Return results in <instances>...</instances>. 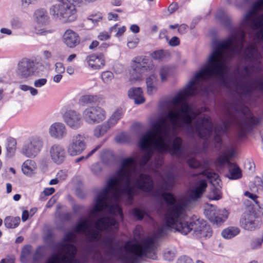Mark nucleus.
<instances>
[{
    "label": "nucleus",
    "mask_w": 263,
    "mask_h": 263,
    "mask_svg": "<svg viewBox=\"0 0 263 263\" xmlns=\"http://www.w3.org/2000/svg\"><path fill=\"white\" fill-rule=\"evenodd\" d=\"M199 92L195 82L191 81L171 100L173 108L166 117L154 123L153 130L147 132L140 138L138 146L144 151V154L139 159L138 164L137 158L129 157L122 160L115 176L110 178L106 186L98 194L96 204L90 213L91 216H95L106 209L110 214L119 215L122 219V209L118 203L125 201L126 204H130L137 189L145 193H151L157 199L163 198L167 203L165 223L158 229L159 236L165 235L171 229L184 235L193 231V234L199 237L212 235V230L205 221L199 219L186 220V204L177 201L172 194L166 193L175 182L176 177L173 173H167L164 181L154 187L152 177L140 171L145 168L153 155L154 149L160 154L151 165L149 169L152 170L158 169L162 165L161 154L164 152L177 157L182 155V139L176 137L173 140L177 130H183L191 136L197 135L203 139L210 136L213 129L210 118L205 115L199 116V113L187 101L188 97Z\"/></svg>",
    "instance_id": "1"
},
{
    "label": "nucleus",
    "mask_w": 263,
    "mask_h": 263,
    "mask_svg": "<svg viewBox=\"0 0 263 263\" xmlns=\"http://www.w3.org/2000/svg\"><path fill=\"white\" fill-rule=\"evenodd\" d=\"M95 226L96 229L92 227L89 220L84 219L77 225L76 231L86 232L88 230L90 241L99 244L107 253L124 261V263H137L135 257L130 256L127 252H125L124 249L126 252L139 257L156 259L158 247L157 240L164 236H159L157 231L156 233L143 239L139 243H126L123 248L122 247H115L114 245V234L118 229V223L114 218L104 216L98 219Z\"/></svg>",
    "instance_id": "2"
},
{
    "label": "nucleus",
    "mask_w": 263,
    "mask_h": 263,
    "mask_svg": "<svg viewBox=\"0 0 263 263\" xmlns=\"http://www.w3.org/2000/svg\"><path fill=\"white\" fill-rule=\"evenodd\" d=\"M84 219H81L78 222L74 228V232H69L65 234L62 240L56 245V248L60 253L52 254L47 259L46 263H80V261L75 258L77 251V248L71 243H74L77 241L76 233L80 232L86 235L90 240L88 230H87L86 232L76 231L77 225ZM42 257V254L40 249L38 248L33 255L32 263H38V261Z\"/></svg>",
    "instance_id": "3"
},
{
    "label": "nucleus",
    "mask_w": 263,
    "mask_h": 263,
    "mask_svg": "<svg viewBox=\"0 0 263 263\" xmlns=\"http://www.w3.org/2000/svg\"><path fill=\"white\" fill-rule=\"evenodd\" d=\"M49 11L53 18L64 23L73 22L77 17L76 6L70 0H60L52 6Z\"/></svg>",
    "instance_id": "4"
},
{
    "label": "nucleus",
    "mask_w": 263,
    "mask_h": 263,
    "mask_svg": "<svg viewBox=\"0 0 263 263\" xmlns=\"http://www.w3.org/2000/svg\"><path fill=\"white\" fill-rule=\"evenodd\" d=\"M82 116L87 123L96 124L105 120L106 113L103 108L98 106H92L83 110Z\"/></svg>",
    "instance_id": "5"
},
{
    "label": "nucleus",
    "mask_w": 263,
    "mask_h": 263,
    "mask_svg": "<svg viewBox=\"0 0 263 263\" xmlns=\"http://www.w3.org/2000/svg\"><path fill=\"white\" fill-rule=\"evenodd\" d=\"M86 148L85 137L77 134L72 136L67 147V153L70 156H76L82 154Z\"/></svg>",
    "instance_id": "6"
},
{
    "label": "nucleus",
    "mask_w": 263,
    "mask_h": 263,
    "mask_svg": "<svg viewBox=\"0 0 263 263\" xmlns=\"http://www.w3.org/2000/svg\"><path fill=\"white\" fill-rule=\"evenodd\" d=\"M43 140L38 137H32L25 143L22 149L23 155L28 158L35 157L41 152L43 146Z\"/></svg>",
    "instance_id": "7"
},
{
    "label": "nucleus",
    "mask_w": 263,
    "mask_h": 263,
    "mask_svg": "<svg viewBox=\"0 0 263 263\" xmlns=\"http://www.w3.org/2000/svg\"><path fill=\"white\" fill-rule=\"evenodd\" d=\"M153 65L149 60L143 57H135L131 62V68L137 76L131 79L139 80L141 75L152 69Z\"/></svg>",
    "instance_id": "8"
},
{
    "label": "nucleus",
    "mask_w": 263,
    "mask_h": 263,
    "mask_svg": "<svg viewBox=\"0 0 263 263\" xmlns=\"http://www.w3.org/2000/svg\"><path fill=\"white\" fill-rule=\"evenodd\" d=\"M36 71L33 61L24 58L20 61L17 65V73L21 78H28L34 75Z\"/></svg>",
    "instance_id": "9"
},
{
    "label": "nucleus",
    "mask_w": 263,
    "mask_h": 263,
    "mask_svg": "<svg viewBox=\"0 0 263 263\" xmlns=\"http://www.w3.org/2000/svg\"><path fill=\"white\" fill-rule=\"evenodd\" d=\"M252 207L248 208V211L243 213L240 219V226L245 230L253 231L258 227L259 222L256 219L255 214L251 212Z\"/></svg>",
    "instance_id": "10"
},
{
    "label": "nucleus",
    "mask_w": 263,
    "mask_h": 263,
    "mask_svg": "<svg viewBox=\"0 0 263 263\" xmlns=\"http://www.w3.org/2000/svg\"><path fill=\"white\" fill-rule=\"evenodd\" d=\"M63 120L68 126L72 129H77L82 125L81 114L74 110H68L63 115Z\"/></svg>",
    "instance_id": "11"
},
{
    "label": "nucleus",
    "mask_w": 263,
    "mask_h": 263,
    "mask_svg": "<svg viewBox=\"0 0 263 263\" xmlns=\"http://www.w3.org/2000/svg\"><path fill=\"white\" fill-rule=\"evenodd\" d=\"M49 153L52 162L57 164L63 163L67 156L64 147L58 143L54 144L49 147Z\"/></svg>",
    "instance_id": "12"
},
{
    "label": "nucleus",
    "mask_w": 263,
    "mask_h": 263,
    "mask_svg": "<svg viewBox=\"0 0 263 263\" xmlns=\"http://www.w3.org/2000/svg\"><path fill=\"white\" fill-rule=\"evenodd\" d=\"M49 134L54 139L61 140L67 135V129L65 124L61 122H55L49 127Z\"/></svg>",
    "instance_id": "13"
},
{
    "label": "nucleus",
    "mask_w": 263,
    "mask_h": 263,
    "mask_svg": "<svg viewBox=\"0 0 263 263\" xmlns=\"http://www.w3.org/2000/svg\"><path fill=\"white\" fill-rule=\"evenodd\" d=\"M86 61L88 66L94 70L100 69L105 65V58L102 53L92 54L87 56Z\"/></svg>",
    "instance_id": "14"
},
{
    "label": "nucleus",
    "mask_w": 263,
    "mask_h": 263,
    "mask_svg": "<svg viewBox=\"0 0 263 263\" xmlns=\"http://www.w3.org/2000/svg\"><path fill=\"white\" fill-rule=\"evenodd\" d=\"M217 211L215 206L211 205L210 209L205 210V214L206 217L211 222L218 226L221 225L227 218L228 213L226 211H224L226 214L224 215L222 214V217H221L218 215Z\"/></svg>",
    "instance_id": "15"
},
{
    "label": "nucleus",
    "mask_w": 263,
    "mask_h": 263,
    "mask_svg": "<svg viewBox=\"0 0 263 263\" xmlns=\"http://www.w3.org/2000/svg\"><path fill=\"white\" fill-rule=\"evenodd\" d=\"M64 43L70 48H73L80 43L78 34L71 30H67L63 35Z\"/></svg>",
    "instance_id": "16"
},
{
    "label": "nucleus",
    "mask_w": 263,
    "mask_h": 263,
    "mask_svg": "<svg viewBox=\"0 0 263 263\" xmlns=\"http://www.w3.org/2000/svg\"><path fill=\"white\" fill-rule=\"evenodd\" d=\"M129 98L133 99L136 104L143 103L145 100L143 97V91L140 87H132L128 91Z\"/></svg>",
    "instance_id": "17"
},
{
    "label": "nucleus",
    "mask_w": 263,
    "mask_h": 263,
    "mask_svg": "<svg viewBox=\"0 0 263 263\" xmlns=\"http://www.w3.org/2000/svg\"><path fill=\"white\" fill-rule=\"evenodd\" d=\"M104 100L101 95H85L80 99V102L83 105L101 103Z\"/></svg>",
    "instance_id": "18"
},
{
    "label": "nucleus",
    "mask_w": 263,
    "mask_h": 263,
    "mask_svg": "<svg viewBox=\"0 0 263 263\" xmlns=\"http://www.w3.org/2000/svg\"><path fill=\"white\" fill-rule=\"evenodd\" d=\"M35 22L42 26L46 25L49 22V17L46 10L43 9L36 10L34 13Z\"/></svg>",
    "instance_id": "19"
},
{
    "label": "nucleus",
    "mask_w": 263,
    "mask_h": 263,
    "mask_svg": "<svg viewBox=\"0 0 263 263\" xmlns=\"http://www.w3.org/2000/svg\"><path fill=\"white\" fill-rule=\"evenodd\" d=\"M206 186L207 184L205 181L203 180L200 181L197 187L192 191L190 195L191 199L196 200L200 198L205 191Z\"/></svg>",
    "instance_id": "20"
},
{
    "label": "nucleus",
    "mask_w": 263,
    "mask_h": 263,
    "mask_svg": "<svg viewBox=\"0 0 263 263\" xmlns=\"http://www.w3.org/2000/svg\"><path fill=\"white\" fill-rule=\"evenodd\" d=\"M228 167L229 172L226 176L230 179H238L241 177V171L236 164L233 163H229V166Z\"/></svg>",
    "instance_id": "21"
},
{
    "label": "nucleus",
    "mask_w": 263,
    "mask_h": 263,
    "mask_svg": "<svg viewBox=\"0 0 263 263\" xmlns=\"http://www.w3.org/2000/svg\"><path fill=\"white\" fill-rule=\"evenodd\" d=\"M215 17L223 26L229 27L231 25V18L223 10H219L217 12Z\"/></svg>",
    "instance_id": "22"
},
{
    "label": "nucleus",
    "mask_w": 263,
    "mask_h": 263,
    "mask_svg": "<svg viewBox=\"0 0 263 263\" xmlns=\"http://www.w3.org/2000/svg\"><path fill=\"white\" fill-rule=\"evenodd\" d=\"M110 125L107 122L97 126L93 130V135L96 138H100L104 135L110 128Z\"/></svg>",
    "instance_id": "23"
},
{
    "label": "nucleus",
    "mask_w": 263,
    "mask_h": 263,
    "mask_svg": "<svg viewBox=\"0 0 263 263\" xmlns=\"http://www.w3.org/2000/svg\"><path fill=\"white\" fill-rule=\"evenodd\" d=\"M16 141L13 138H10L8 140V143L6 146L7 156L11 158L14 155L16 151Z\"/></svg>",
    "instance_id": "24"
},
{
    "label": "nucleus",
    "mask_w": 263,
    "mask_h": 263,
    "mask_svg": "<svg viewBox=\"0 0 263 263\" xmlns=\"http://www.w3.org/2000/svg\"><path fill=\"white\" fill-rule=\"evenodd\" d=\"M239 233V230L236 227H229L224 229L221 233L222 236L227 239H230Z\"/></svg>",
    "instance_id": "25"
},
{
    "label": "nucleus",
    "mask_w": 263,
    "mask_h": 263,
    "mask_svg": "<svg viewBox=\"0 0 263 263\" xmlns=\"http://www.w3.org/2000/svg\"><path fill=\"white\" fill-rule=\"evenodd\" d=\"M245 195L252 200L253 202L252 203L253 206V208H252V209H254L255 210H258L259 212L262 213L263 214V207H261L259 202L256 200L257 196L249 192H246Z\"/></svg>",
    "instance_id": "26"
},
{
    "label": "nucleus",
    "mask_w": 263,
    "mask_h": 263,
    "mask_svg": "<svg viewBox=\"0 0 263 263\" xmlns=\"http://www.w3.org/2000/svg\"><path fill=\"white\" fill-rule=\"evenodd\" d=\"M20 222V218L19 217H7L4 220V223L6 227L10 229L17 227L18 226Z\"/></svg>",
    "instance_id": "27"
},
{
    "label": "nucleus",
    "mask_w": 263,
    "mask_h": 263,
    "mask_svg": "<svg viewBox=\"0 0 263 263\" xmlns=\"http://www.w3.org/2000/svg\"><path fill=\"white\" fill-rule=\"evenodd\" d=\"M203 174L214 186L219 184L220 180L219 179V176L217 174L212 171H205Z\"/></svg>",
    "instance_id": "28"
},
{
    "label": "nucleus",
    "mask_w": 263,
    "mask_h": 263,
    "mask_svg": "<svg viewBox=\"0 0 263 263\" xmlns=\"http://www.w3.org/2000/svg\"><path fill=\"white\" fill-rule=\"evenodd\" d=\"M229 163H232L229 160L228 156L226 155L225 153H223L222 155L218 156L215 161V165L217 167H223L226 164L228 167L229 166Z\"/></svg>",
    "instance_id": "29"
},
{
    "label": "nucleus",
    "mask_w": 263,
    "mask_h": 263,
    "mask_svg": "<svg viewBox=\"0 0 263 263\" xmlns=\"http://www.w3.org/2000/svg\"><path fill=\"white\" fill-rule=\"evenodd\" d=\"M31 246L30 245L25 246L22 250L21 255V260L23 263H27L29 260V257L31 255Z\"/></svg>",
    "instance_id": "30"
},
{
    "label": "nucleus",
    "mask_w": 263,
    "mask_h": 263,
    "mask_svg": "<svg viewBox=\"0 0 263 263\" xmlns=\"http://www.w3.org/2000/svg\"><path fill=\"white\" fill-rule=\"evenodd\" d=\"M122 115V109H117L110 117V118H109L107 123H109V125H110V126L112 125L115 124L117 122V121L121 118Z\"/></svg>",
    "instance_id": "31"
},
{
    "label": "nucleus",
    "mask_w": 263,
    "mask_h": 263,
    "mask_svg": "<svg viewBox=\"0 0 263 263\" xmlns=\"http://www.w3.org/2000/svg\"><path fill=\"white\" fill-rule=\"evenodd\" d=\"M114 78V73L110 71H105L101 73V79L104 83L108 84Z\"/></svg>",
    "instance_id": "32"
},
{
    "label": "nucleus",
    "mask_w": 263,
    "mask_h": 263,
    "mask_svg": "<svg viewBox=\"0 0 263 263\" xmlns=\"http://www.w3.org/2000/svg\"><path fill=\"white\" fill-rule=\"evenodd\" d=\"M32 161L27 160L22 165V170L23 173L27 176H31L34 174L33 170L29 166L31 163Z\"/></svg>",
    "instance_id": "33"
},
{
    "label": "nucleus",
    "mask_w": 263,
    "mask_h": 263,
    "mask_svg": "<svg viewBox=\"0 0 263 263\" xmlns=\"http://www.w3.org/2000/svg\"><path fill=\"white\" fill-rule=\"evenodd\" d=\"M176 250L174 249H167L163 254V257L165 260L171 261H172L176 255Z\"/></svg>",
    "instance_id": "34"
},
{
    "label": "nucleus",
    "mask_w": 263,
    "mask_h": 263,
    "mask_svg": "<svg viewBox=\"0 0 263 263\" xmlns=\"http://www.w3.org/2000/svg\"><path fill=\"white\" fill-rule=\"evenodd\" d=\"M263 242V233L260 238H255L253 239L250 242V247L252 249L260 248L261 247Z\"/></svg>",
    "instance_id": "35"
},
{
    "label": "nucleus",
    "mask_w": 263,
    "mask_h": 263,
    "mask_svg": "<svg viewBox=\"0 0 263 263\" xmlns=\"http://www.w3.org/2000/svg\"><path fill=\"white\" fill-rule=\"evenodd\" d=\"M208 196L209 199L218 200L221 198L220 191L218 189L214 187Z\"/></svg>",
    "instance_id": "36"
},
{
    "label": "nucleus",
    "mask_w": 263,
    "mask_h": 263,
    "mask_svg": "<svg viewBox=\"0 0 263 263\" xmlns=\"http://www.w3.org/2000/svg\"><path fill=\"white\" fill-rule=\"evenodd\" d=\"M170 73V69L167 66H163L161 67L159 70V74L161 80L162 82L166 80Z\"/></svg>",
    "instance_id": "37"
},
{
    "label": "nucleus",
    "mask_w": 263,
    "mask_h": 263,
    "mask_svg": "<svg viewBox=\"0 0 263 263\" xmlns=\"http://www.w3.org/2000/svg\"><path fill=\"white\" fill-rule=\"evenodd\" d=\"M20 88L24 91H29L30 94L33 96H35L38 93V90L36 88L27 85H20Z\"/></svg>",
    "instance_id": "38"
},
{
    "label": "nucleus",
    "mask_w": 263,
    "mask_h": 263,
    "mask_svg": "<svg viewBox=\"0 0 263 263\" xmlns=\"http://www.w3.org/2000/svg\"><path fill=\"white\" fill-rule=\"evenodd\" d=\"M115 140L118 143H124L129 141V137L128 135L122 133L117 135Z\"/></svg>",
    "instance_id": "39"
},
{
    "label": "nucleus",
    "mask_w": 263,
    "mask_h": 263,
    "mask_svg": "<svg viewBox=\"0 0 263 263\" xmlns=\"http://www.w3.org/2000/svg\"><path fill=\"white\" fill-rule=\"evenodd\" d=\"M100 148V145H98L96 146L90 152H89L85 157V156H81L80 157L74 160L76 163H79L83 160H86L90 156L92 155L97 151H98Z\"/></svg>",
    "instance_id": "40"
},
{
    "label": "nucleus",
    "mask_w": 263,
    "mask_h": 263,
    "mask_svg": "<svg viewBox=\"0 0 263 263\" xmlns=\"http://www.w3.org/2000/svg\"><path fill=\"white\" fill-rule=\"evenodd\" d=\"M165 52L163 50H159L152 53V57L157 60H161L165 57Z\"/></svg>",
    "instance_id": "41"
},
{
    "label": "nucleus",
    "mask_w": 263,
    "mask_h": 263,
    "mask_svg": "<svg viewBox=\"0 0 263 263\" xmlns=\"http://www.w3.org/2000/svg\"><path fill=\"white\" fill-rule=\"evenodd\" d=\"M102 19V16L101 13L91 15L87 18L88 21H91L94 25H97Z\"/></svg>",
    "instance_id": "42"
},
{
    "label": "nucleus",
    "mask_w": 263,
    "mask_h": 263,
    "mask_svg": "<svg viewBox=\"0 0 263 263\" xmlns=\"http://www.w3.org/2000/svg\"><path fill=\"white\" fill-rule=\"evenodd\" d=\"M187 163L190 167L197 168L201 165L199 161L194 158H191L187 160Z\"/></svg>",
    "instance_id": "43"
},
{
    "label": "nucleus",
    "mask_w": 263,
    "mask_h": 263,
    "mask_svg": "<svg viewBox=\"0 0 263 263\" xmlns=\"http://www.w3.org/2000/svg\"><path fill=\"white\" fill-rule=\"evenodd\" d=\"M157 77L155 74H152L146 80V85H149V83L150 85H156L157 82Z\"/></svg>",
    "instance_id": "44"
},
{
    "label": "nucleus",
    "mask_w": 263,
    "mask_h": 263,
    "mask_svg": "<svg viewBox=\"0 0 263 263\" xmlns=\"http://www.w3.org/2000/svg\"><path fill=\"white\" fill-rule=\"evenodd\" d=\"M47 80L45 78H41L35 80L34 81V86L35 87L40 88L44 86L47 83Z\"/></svg>",
    "instance_id": "45"
},
{
    "label": "nucleus",
    "mask_w": 263,
    "mask_h": 263,
    "mask_svg": "<svg viewBox=\"0 0 263 263\" xmlns=\"http://www.w3.org/2000/svg\"><path fill=\"white\" fill-rule=\"evenodd\" d=\"M176 263H194L192 258L187 256H180Z\"/></svg>",
    "instance_id": "46"
},
{
    "label": "nucleus",
    "mask_w": 263,
    "mask_h": 263,
    "mask_svg": "<svg viewBox=\"0 0 263 263\" xmlns=\"http://www.w3.org/2000/svg\"><path fill=\"white\" fill-rule=\"evenodd\" d=\"M133 214L137 219L141 220L144 216V212L143 211L136 208L133 210Z\"/></svg>",
    "instance_id": "47"
},
{
    "label": "nucleus",
    "mask_w": 263,
    "mask_h": 263,
    "mask_svg": "<svg viewBox=\"0 0 263 263\" xmlns=\"http://www.w3.org/2000/svg\"><path fill=\"white\" fill-rule=\"evenodd\" d=\"M55 71L58 73H63L65 72V67L63 63L61 62H57L55 64Z\"/></svg>",
    "instance_id": "48"
},
{
    "label": "nucleus",
    "mask_w": 263,
    "mask_h": 263,
    "mask_svg": "<svg viewBox=\"0 0 263 263\" xmlns=\"http://www.w3.org/2000/svg\"><path fill=\"white\" fill-rule=\"evenodd\" d=\"M11 24L13 28H20L22 26V23L17 18L12 19Z\"/></svg>",
    "instance_id": "49"
},
{
    "label": "nucleus",
    "mask_w": 263,
    "mask_h": 263,
    "mask_svg": "<svg viewBox=\"0 0 263 263\" xmlns=\"http://www.w3.org/2000/svg\"><path fill=\"white\" fill-rule=\"evenodd\" d=\"M249 1V0H235V6L238 8H242Z\"/></svg>",
    "instance_id": "50"
},
{
    "label": "nucleus",
    "mask_w": 263,
    "mask_h": 263,
    "mask_svg": "<svg viewBox=\"0 0 263 263\" xmlns=\"http://www.w3.org/2000/svg\"><path fill=\"white\" fill-rule=\"evenodd\" d=\"M98 38L101 41H105L110 38V34L108 32H103L99 34Z\"/></svg>",
    "instance_id": "51"
},
{
    "label": "nucleus",
    "mask_w": 263,
    "mask_h": 263,
    "mask_svg": "<svg viewBox=\"0 0 263 263\" xmlns=\"http://www.w3.org/2000/svg\"><path fill=\"white\" fill-rule=\"evenodd\" d=\"M178 4L177 3L173 2L171 3L168 7V11L170 13H173L178 9Z\"/></svg>",
    "instance_id": "52"
},
{
    "label": "nucleus",
    "mask_w": 263,
    "mask_h": 263,
    "mask_svg": "<svg viewBox=\"0 0 263 263\" xmlns=\"http://www.w3.org/2000/svg\"><path fill=\"white\" fill-rule=\"evenodd\" d=\"M157 91V87L156 85H150L149 83V85H147V92L149 95H152L154 93V92Z\"/></svg>",
    "instance_id": "53"
},
{
    "label": "nucleus",
    "mask_w": 263,
    "mask_h": 263,
    "mask_svg": "<svg viewBox=\"0 0 263 263\" xmlns=\"http://www.w3.org/2000/svg\"><path fill=\"white\" fill-rule=\"evenodd\" d=\"M38 0H22L21 3L22 6L27 7L30 5H33L35 4Z\"/></svg>",
    "instance_id": "54"
},
{
    "label": "nucleus",
    "mask_w": 263,
    "mask_h": 263,
    "mask_svg": "<svg viewBox=\"0 0 263 263\" xmlns=\"http://www.w3.org/2000/svg\"><path fill=\"white\" fill-rule=\"evenodd\" d=\"M179 39L177 36H173L169 42V44L172 46H176L179 44Z\"/></svg>",
    "instance_id": "55"
},
{
    "label": "nucleus",
    "mask_w": 263,
    "mask_h": 263,
    "mask_svg": "<svg viewBox=\"0 0 263 263\" xmlns=\"http://www.w3.org/2000/svg\"><path fill=\"white\" fill-rule=\"evenodd\" d=\"M54 191L55 190L53 187L45 188L43 191V193L45 196H47L52 194Z\"/></svg>",
    "instance_id": "56"
},
{
    "label": "nucleus",
    "mask_w": 263,
    "mask_h": 263,
    "mask_svg": "<svg viewBox=\"0 0 263 263\" xmlns=\"http://www.w3.org/2000/svg\"><path fill=\"white\" fill-rule=\"evenodd\" d=\"M138 42L139 41L138 39H136L135 41H129L127 43V46L129 48L133 49L137 46Z\"/></svg>",
    "instance_id": "57"
},
{
    "label": "nucleus",
    "mask_w": 263,
    "mask_h": 263,
    "mask_svg": "<svg viewBox=\"0 0 263 263\" xmlns=\"http://www.w3.org/2000/svg\"><path fill=\"white\" fill-rule=\"evenodd\" d=\"M0 32L2 34H5L7 35H11L12 34V31L10 29L6 28H2L0 30Z\"/></svg>",
    "instance_id": "58"
},
{
    "label": "nucleus",
    "mask_w": 263,
    "mask_h": 263,
    "mask_svg": "<svg viewBox=\"0 0 263 263\" xmlns=\"http://www.w3.org/2000/svg\"><path fill=\"white\" fill-rule=\"evenodd\" d=\"M62 77H63V76L61 74V73H59L58 74L55 75L53 77V81L55 83H59L61 81Z\"/></svg>",
    "instance_id": "59"
},
{
    "label": "nucleus",
    "mask_w": 263,
    "mask_h": 263,
    "mask_svg": "<svg viewBox=\"0 0 263 263\" xmlns=\"http://www.w3.org/2000/svg\"><path fill=\"white\" fill-rule=\"evenodd\" d=\"M46 30H45L44 28H38L36 27H34V33L38 34H43L45 32H47Z\"/></svg>",
    "instance_id": "60"
},
{
    "label": "nucleus",
    "mask_w": 263,
    "mask_h": 263,
    "mask_svg": "<svg viewBox=\"0 0 263 263\" xmlns=\"http://www.w3.org/2000/svg\"><path fill=\"white\" fill-rule=\"evenodd\" d=\"M29 217V213L28 211L25 210L23 212L22 216V219L23 221H26L28 219Z\"/></svg>",
    "instance_id": "61"
},
{
    "label": "nucleus",
    "mask_w": 263,
    "mask_h": 263,
    "mask_svg": "<svg viewBox=\"0 0 263 263\" xmlns=\"http://www.w3.org/2000/svg\"><path fill=\"white\" fill-rule=\"evenodd\" d=\"M187 29V26L184 24L180 25L178 28V31L181 33H184Z\"/></svg>",
    "instance_id": "62"
},
{
    "label": "nucleus",
    "mask_w": 263,
    "mask_h": 263,
    "mask_svg": "<svg viewBox=\"0 0 263 263\" xmlns=\"http://www.w3.org/2000/svg\"><path fill=\"white\" fill-rule=\"evenodd\" d=\"M130 30L134 33H137L139 32V27L137 25H132L130 26Z\"/></svg>",
    "instance_id": "63"
},
{
    "label": "nucleus",
    "mask_w": 263,
    "mask_h": 263,
    "mask_svg": "<svg viewBox=\"0 0 263 263\" xmlns=\"http://www.w3.org/2000/svg\"><path fill=\"white\" fill-rule=\"evenodd\" d=\"M223 153H225L226 155H227V154H228L229 158L230 157H232L234 155V151L233 149H226L225 151Z\"/></svg>",
    "instance_id": "64"
}]
</instances>
